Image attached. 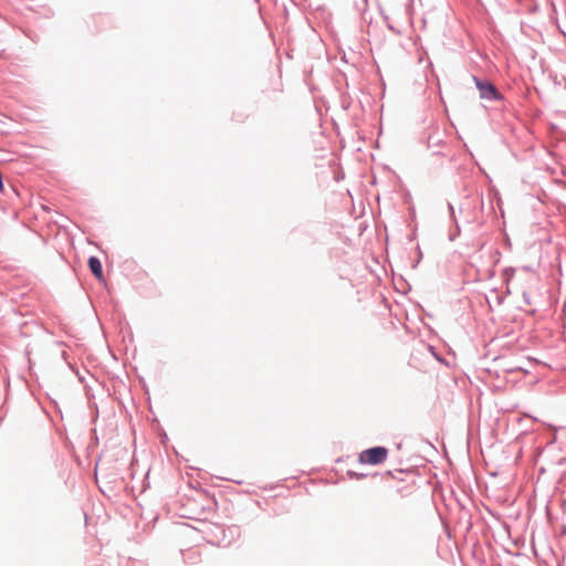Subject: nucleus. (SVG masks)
<instances>
[{
  "label": "nucleus",
  "instance_id": "f03ea898",
  "mask_svg": "<svg viewBox=\"0 0 566 566\" xmlns=\"http://www.w3.org/2000/svg\"><path fill=\"white\" fill-rule=\"evenodd\" d=\"M474 81H475L476 87L480 92L481 98H484V99L501 98L499 91L492 83L486 82V81H479L476 77H474Z\"/></svg>",
  "mask_w": 566,
  "mask_h": 566
},
{
  "label": "nucleus",
  "instance_id": "7ed1b4c3",
  "mask_svg": "<svg viewBox=\"0 0 566 566\" xmlns=\"http://www.w3.org/2000/svg\"><path fill=\"white\" fill-rule=\"evenodd\" d=\"M88 268L98 280L103 277L102 263L96 256L88 259Z\"/></svg>",
  "mask_w": 566,
  "mask_h": 566
},
{
  "label": "nucleus",
  "instance_id": "f257e3e1",
  "mask_svg": "<svg viewBox=\"0 0 566 566\" xmlns=\"http://www.w3.org/2000/svg\"><path fill=\"white\" fill-rule=\"evenodd\" d=\"M388 455V450L384 447H375L367 449L359 454V462L364 464H380Z\"/></svg>",
  "mask_w": 566,
  "mask_h": 566
}]
</instances>
